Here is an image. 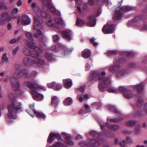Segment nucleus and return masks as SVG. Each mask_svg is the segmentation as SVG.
<instances>
[{
	"instance_id": "f257e3e1",
	"label": "nucleus",
	"mask_w": 147,
	"mask_h": 147,
	"mask_svg": "<svg viewBox=\"0 0 147 147\" xmlns=\"http://www.w3.org/2000/svg\"><path fill=\"white\" fill-rule=\"evenodd\" d=\"M32 7L34 13L33 14L34 21V29L37 30V34L35 33L34 34V37L35 38H38L40 42H45L46 38L42 33L41 30L39 29V28L42 27V24L43 23L42 19L39 16H40L43 18L48 19L50 18V16L45 11L44 8L43 10H42L39 7L36 6V5L35 3L32 4Z\"/></svg>"
},
{
	"instance_id": "f03ea898",
	"label": "nucleus",
	"mask_w": 147,
	"mask_h": 147,
	"mask_svg": "<svg viewBox=\"0 0 147 147\" xmlns=\"http://www.w3.org/2000/svg\"><path fill=\"white\" fill-rule=\"evenodd\" d=\"M10 103L8 106L9 112L5 115V119L8 123H11L12 119L17 118L16 113L21 112L23 109L21 102L13 98L9 97Z\"/></svg>"
},
{
	"instance_id": "7ed1b4c3",
	"label": "nucleus",
	"mask_w": 147,
	"mask_h": 147,
	"mask_svg": "<svg viewBox=\"0 0 147 147\" xmlns=\"http://www.w3.org/2000/svg\"><path fill=\"white\" fill-rule=\"evenodd\" d=\"M28 74V71L26 70L22 71L20 69H17L15 75L11 78L10 82L13 88L15 91L16 94L19 96L22 95L23 92L20 90V84L18 82V80L16 76H17L18 78H20L22 76L26 77V74Z\"/></svg>"
},
{
	"instance_id": "20e7f679",
	"label": "nucleus",
	"mask_w": 147,
	"mask_h": 147,
	"mask_svg": "<svg viewBox=\"0 0 147 147\" xmlns=\"http://www.w3.org/2000/svg\"><path fill=\"white\" fill-rule=\"evenodd\" d=\"M24 42L30 49V50L26 48H24L23 52L26 55H30L35 58L39 57V54L41 53L42 51L38 47L36 46L35 43L29 41L27 40H24Z\"/></svg>"
},
{
	"instance_id": "39448f33",
	"label": "nucleus",
	"mask_w": 147,
	"mask_h": 147,
	"mask_svg": "<svg viewBox=\"0 0 147 147\" xmlns=\"http://www.w3.org/2000/svg\"><path fill=\"white\" fill-rule=\"evenodd\" d=\"M106 74L105 71H102L100 73L98 71H93L91 73L93 78L96 77L98 78V80L100 81V83L98 84V88L101 92L104 91L105 88L108 87L110 85L111 80L109 78L102 77L101 76H104Z\"/></svg>"
},
{
	"instance_id": "423d86ee",
	"label": "nucleus",
	"mask_w": 147,
	"mask_h": 147,
	"mask_svg": "<svg viewBox=\"0 0 147 147\" xmlns=\"http://www.w3.org/2000/svg\"><path fill=\"white\" fill-rule=\"evenodd\" d=\"M25 85L32 90L30 92L35 100H42L43 99V95L41 94L38 93L36 91L38 90L39 89L45 91L46 90V87L42 86L39 85L36 83H33L30 82H26Z\"/></svg>"
},
{
	"instance_id": "0eeeda50",
	"label": "nucleus",
	"mask_w": 147,
	"mask_h": 147,
	"mask_svg": "<svg viewBox=\"0 0 147 147\" xmlns=\"http://www.w3.org/2000/svg\"><path fill=\"white\" fill-rule=\"evenodd\" d=\"M24 64L27 66L31 65L36 68L42 67L45 64L44 60L41 59L32 60L29 57H25L23 59Z\"/></svg>"
},
{
	"instance_id": "6e6552de",
	"label": "nucleus",
	"mask_w": 147,
	"mask_h": 147,
	"mask_svg": "<svg viewBox=\"0 0 147 147\" xmlns=\"http://www.w3.org/2000/svg\"><path fill=\"white\" fill-rule=\"evenodd\" d=\"M132 9L131 7L127 6L123 7L121 8L120 6H118L116 9L115 13L114 15V17L115 20L119 19L122 16L121 13L123 11H126L127 10H131Z\"/></svg>"
},
{
	"instance_id": "1a4fd4ad",
	"label": "nucleus",
	"mask_w": 147,
	"mask_h": 147,
	"mask_svg": "<svg viewBox=\"0 0 147 147\" xmlns=\"http://www.w3.org/2000/svg\"><path fill=\"white\" fill-rule=\"evenodd\" d=\"M110 69L112 72L114 71L118 72L117 75L119 77L123 76L125 75L126 71L124 70H121V67L119 65L115 66H112L110 67Z\"/></svg>"
},
{
	"instance_id": "9d476101",
	"label": "nucleus",
	"mask_w": 147,
	"mask_h": 147,
	"mask_svg": "<svg viewBox=\"0 0 147 147\" xmlns=\"http://www.w3.org/2000/svg\"><path fill=\"white\" fill-rule=\"evenodd\" d=\"M56 138H57L59 141H60L61 140L60 134L57 133L51 132L50 134L47 139V141L50 143H51Z\"/></svg>"
},
{
	"instance_id": "9b49d317",
	"label": "nucleus",
	"mask_w": 147,
	"mask_h": 147,
	"mask_svg": "<svg viewBox=\"0 0 147 147\" xmlns=\"http://www.w3.org/2000/svg\"><path fill=\"white\" fill-rule=\"evenodd\" d=\"M114 29V25L113 24L105 25L103 28V32L105 34L112 33Z\"/></svg>"
},
{
	"instance_id": "f8f14e48",
	"label": "nucleus",
	"mask_w": 147,
	"mask_h": 147,
	"mask_svg": "<svg viewBox=\"0 0 147 147\" xmlns=\"http://www.w3.org/2000/svg\"><path fill=\"white\" fill-rule=\"evenodd\" d=\"M9 14L7 13H4L0 15V25L5 23L6 21L9 22Z\"/></svg>"
},
{
	"instance_id": "ddd939ff",
	"label": "nucleus",
	"mask_w": 147,
	"mask_h": 147,
	"mask_svg": "<svg viewBox=\"0 0 147 147\" xmlns=\"http://www.w3.org/2000/svg\"><path fill=\"white\" fill-rule=\"evenodd\" d=\"M109 124L108 122H106L105 125H103L100 123L101 128L102 130H103L105 127H108L110 130L113 131H115L119 128V126L118 125H109Z\"/></svg>"
},
{
	"instance_id": "4468645a",
	"label": "nucleus",
	"mask_w": 147,
	"mask_h": 147,
	"mask_svg": "<svg viewBox=\"0 0 147 147\" xmlns=\"http://www.w3.org/2000/svg\"><path fill=\"white\" fill-rule=\"evenodd\" d=\"M41 1L51 10L53 13L56 12V10L53 5L51 4L48 0H41Z\"/></svg>"
},
{
	"instance_id": "2eb2a0df",
	"label": "nucleus",
	"mask_w": 147,
	"mask_h": 147,
	"mask_svg": "<svg viewBox=\"0 0 147 147\" xmlns=\"http://www.w3.org/2000/svg\"><path fill=\"white\" fill-rule=\"evenodd\" d=\"M88 22L87 24L89 26L93 27L96 24V20L94 16H90L89 18Z\"/></svg>"
},
{
	"instance_id": "dca6fc26",
	"label": "nucleus",
	"mask_w": 147,
	"mask_h": 147,
	"mask_svg": "<svg viewBox=\"0 0 147 147\" xmlns=\"http://www.w3.org/2000/svg\"><path fill=\"white\" fill-rule=\"evenodd\" d=\"M22 18V20L21 23L22 24L24 25H27L30 23V19L27 15H24Z\"/></svg>"
},
{
	"instance_id": "f3484780",
	"label": "nucleus",
	"mask_w": 147,
	"mask_h": 147,
	"mask_svg": "<svg viewBox=\"0 0 147 147\" xmlns=\"http://www.w3.org/2000/svg\"><path fill=\"white\" fill-rule=\"evenodd\" d=\"M147 113V103L144 106L143 109L141 112H138L134 114L135 117H138L142 115H145Z\"/></svg>"
},
{
	"instance_id": "a211bd4d",
	"label": "nucleus",
	"mask_w": 147,
	"mask_h": 147,
	"mask_svg": "<svg viewBox=\"0 0 147 147\" xmlns=\"http://www.w3.org/2000/svg\"><path fill=\"white\" fill-rule=\"evenodd\" d=\"M63 82L65 88L67 89H69L72 85V81L70 79H64Z\"/></svg>"
},
{
	"instance_id": "6ab92c4d",
	"label": "nucleus",
	"mask_w": 147,
	"mask_h": 147,
	"mask_svg": "<svg viewBox=\"0 0 147 147\" xmlns=\"http://www.w3.org/2000/svg\"><path fill=\"white\" fill-rule=\"evenodd\" d=\"M62 34L63 35L64 37L67 40H69L72 39L71 38V32L70 30H67L63 31Z\"/></svg>"
},
{
	"instance_id": "aec40b11",
	"label": "nucleus",
	"mask_w": 147,
	"mask_h": 147,
	"mask_svg": "<svg viewBox=\"0 0 147 147\" xmlns=\"http://www.w3.org/2000/svg\"><path fill=\"white\" fill-rule=\"evenodd\" d=\"M76 2V7H77V11L79 13L83 14L84 13L82 11L81 7H82V0H75Z\"/></svg>"
},
{
	"instance_id": "412c9836",
	"label": "nucleus",
	"mask_w": 147,
	"mask_h": 147,
	"mask_svg": "<svg viewBox=\"0 0 147 147\" xmlns=\"http://www.w3.org/2000/svg\"><path fill=\"white\" fill-rule=\"evenodd\" d=\"M34 110H36L34 108V103H33L32 104H30L29 105V109H27L26 111L33 118L34 117V115H31V112H33L34 113Z\"/></svg>"
},
{
	"instance_id": "4be33fe9",
	"label": "nucleus",
	"mask_w": 147,
	"mask_h": 147,
	"mask_svg": "<svg viewBox=\"0 0 147 147\" xmlns=\"http://www.w3.org/2000/svg\"><path fill=\"white\" fill-rule=\"evenodd\" d=\"M34 113L36 115L37 118L43 119L46 118V115L42 112L36 111V110H34Z\"/></svg>"
},
{
	"instance_id": "5701e85b",
	"label": "nucleus",
	"mask_w": 147,
	"mask_h": 147,
	"mask_svg": "<svg viewBox=\"0 0 147 147\" xmlns=\"http://www.w3.org/2000/svg\"><path fill=\"white\" fill-rule=\"evenodd\" d=\"M59 103V100L58 97L55 96H53L51 97V104L53 106L57 107Z\"/></svg>"
},
{
	"instance_id": "b1692460",
	"label": "nucleus",
	"mask_w": 147,
	"mask_h": 147,
	"mask_svg": "<svg viewBox=\"0 0 147 147\" xmlns=\"http://www.w3.org/2000/svg\"><path fill=\"white\" fill-rule=\"evenodd\" d=\"M65 142L66 144L69 145H72L73 144V142L72 141V138L69 135H66V134H65Z\"/></svg>"
},
{
	"instance_id": "393cba45",
	"label": "nucleus",
	"mask_w": 147,
	"mask_h": 147,
	"mask_svg": "<svg viewBox=\"0 0 147 147\" xmlns=\"http://www.w3.org/2000/svg\"><path fill=\"white\" fill-rule=\"evenodd\" d=\"M82 56L84 58H88L90 55V52L88 49L84 50L82 52Z\"/></svg>"
},
{
	"instance_id": "a878e982",
	"label": "nucleus",
	"mask_w": 147,
	"mask_h": 147,
	"mask_svg": "<svg viewBox=\"0 0 147 147\" xmlns=\"http://www.w3.org/2000/svg\"><path fill=\"white\" fill-rule=\"evenodd\" d=\"M73 99L71 97L66 98L63 101L64 105L65 106H69L73 103Z\"/></svg>"
},
{
	"instance_id": "bb28decb",
	"label": "nucleus",
	"mask_w": 147,
	"mask_h": 147,
	"mask_svg": "<svg viewBox=\"0 0 147 147\" xmlns=\"http://www.w3.org/2000/svg\"><path fill=\"white\" fill-rule=\"evenodd\" d=\"M9 61L8 58L7 57L6 53H4L3 54L2 57V61L1 62L2 65H4L5 64H7Z\"/></svg>"
},
{
	"instance_id": "cd10ccee",
	"label": "nucleus",
	"mask_w": 147,
	"mask_h": 147,
	"mask_svg": "<svg viewBox=\"0 0 147 147\" xmlns=\"http://www.w3.org/2000/svg\"><path fill=\"white\" fill-rule=\"evenodd\" d=\"M45 57L46 59L48 61H52L54 59V55L51 54L47 52L45 54Z\"/></svg>"
},
{
	"instance_id": "c85d7f7f",
	"label": "nucleus",
	"mask_w": 147,
	"mask_h": 147,
	"mask_svg": "<svg viewBox=\"0 0 147 147\" xmlns=\"http://www.w3.org/2000/svg\"><path fill=\"white\" fill-rule=\"evenodd\" d=\"M131 90H130V91L128 92H125L123 93V96L126 98L130 99L132 98L133 96L131 92Z\"/></svg>"
},
{
	"instance_id": "c756f323",
	"label": "nucleus",
	"mask_w": 147,
	"mask_h": 147,
	"mask_svg": "<svg viewBox=\"0 0 147 147\" xmlns=\"http://www.w3.org/2000/svg\"><path fill=\"white\" fill-rule=\"evenodd\" d=\"M107 91L108 92L111 93H115L119 92L118 89L113 86L111 87L108 88Z\"/></svg>"
},
{
	"instance_id": "7c9ffc66",
	"label": "nucleus",
	"mask_w": 147,
	"mask_h": 147,
	"mask_svg": "<svg viewBox=\"0 0 147 147\" xmlns=\"http://www.w3.org/2000/svg\"><path fill=\"white\" fill-rule=\"evenodd\" d=\"M134 88L137 90L138 92H140L143 89L144 87L143 83H141L138 85H136L134 86Z\"/></svg>"
},
{
	"instance_id": "2f4dec72",
	"label": "nucleus",
	"mask_w": 147,
	"mask_h": 147,
	"mask_svg": "<svg viewBox=\"0 0 147 147\" xmlns=\"http://www.w3.org/2000/svg\"><path fill=\"white\" fill-rule=\"evenodd\" d=\"M62 85L61 84L55 82V86L53 88V90L56 91H59L61 89Z\"/></svg>"
},
{
	"instance_id": "473e14b6",
	"label": "nucleus",
	"mask_w": 147,
	"mask_h": 147,
	"mask_svg": "<svg viewBox=\"0 0 147 147\" xmlns=\"http://www.w3.org/2000/svg\"><path fill=\"white\" fill-rule=\"evenodd\" d=\"M90 135L92 137L97 138L98 140L100 141L99 138L98 136L99 135V134L96 133L94 131H92L89 132Z\"/></svg>"
},
{
	"instance_id": "72a5a7b5",
	"label": "nucleus",
	"mask_w": 147,
	"mask_h": 147,
	"mask_svg": "<svg viewBox=\"0 0 147 147\" xmlns=\"http://www.w3.org/2000/svg\"><path fill=\"white\" fill-rule=\"evenodd\" d=\"M54 20L57 24L62 25L63 24V21L60 17L55 18Z\"/></svg>"
},
{
	"instance_id": "f704fd0d",
	"label": "nucleus",
	"mask_w": 147,
	"mask_h": 147,
	"mask_svg": "<svg viewBox=\"0 0 147 147\" xmlns=\"http://www.w3.org/2000/svg\"><path fill=\"white\" fill-rule=\"evenodd\" d=\"M90 143L94 147H97L100 144L98 142L95 140H91L90 142Z\"/></svg>"
},
{
	"instance_id": "c9c22d12",
	"label": "nucleus",
	"mask_w": 147,
	"mask_h": 147,
	"mask_svg": "<svg viewBox=\"0 0 147 147\" xmlns=\"http://www.w3.org/2000/svg\"><path fill=\"white\" fill-rule=\"evenodd\" d=\"M26 35L29 40H33V34L31 32H27L26 33Z\"/></svg>"
},
{
	"instance_id": "e433bc0d",
	"label": "nucleus",
	"mask_w": 147,
	"mask_h": 147,
	"mask_svg": "<svg viewBox=\"0 0 147 147\" xmlns=\"http://www.w3.org/2000/svg\"><path fill=\"white\" fill-rule=\"evenodd\" d=\"M118 90L119 92H123L124 93L127 92H128L130 91L129 89H128L123 86H121L119 87Z\"/></svg>"
},
{
	"instance_id": "4c0bfd02",
	"label": "nucleus",
	"mask_w": 147,
	"mask_h": 147,
	"mask_svg": "<svg viewBox=\"0 0 147 147\" xmlns=\"http://www.w3.org/2000/svg\"><path fill=\"white\" fill-rule=\"evenodd\" d=\"M84 22L80 18H77L76 20V24L78 26H80L84 24Z\"/></svg>"
},
{
	"instance_id": "58836bf2",
	"label": "nucleus",
	"mask_w": 147,
	"mask_h": 147,
	"mask_svg": "<svg viewBox=\"0 0 147 147\" xmlns=\"http://www.w3.org/2000/svg\"><path fill=\"white\" fill-rule=\"evenodd\" d=\"M49 14L50 15L49 13ZM51 18V16H50V18L48 19H47L45 18V19L47 20H49L47 23V25L49 26V27H53L55 25L53 23L52 20L51 19H50Z\"/></svg>"
},
{
	"instance_id": "ea45409f",
	"label": "nucleus",
	"mask_w": 147,
	"mask_h": 147,
	"mask_svg": "<svg viewBox=\"0 0 147 147\" xmlns=\"http://www.w3.org/2000/svg\"><path fill=\"white\" fill-rule=\"evenodd\" d=\"M122 118H120L119 119H112L110 117H108L107 118L108 120L111 122H119L121 120L123 119Z\"/></svg>"
},
{
	"instance_id": "a19ab883",
	"label": "nucleus",
	"mask_w": 147,
	"mask_h": 147,
	"mask_svg": "<svg viewBox=\"0 0 147 147\" xmlns=\"http://www.w3.org/2000/svg\"><path fill=\"white\" fill-rule=\"evenodd\" d=\"M136 123V121L133 120H130L127 121L126 125L127 126H132L135 125Z\"/></svg>"
},
{
	"instance_id": "79ce46f5",
	"label": "nucleus",
	"mask_w": 147,
	"mask_h": 147,
	"mask_svg": "<svg viewBox=\"0 0 147 147\" xmlns=\"http://www.w3.org/2000/svg\"><path fill=\"white\" fill-rule=\"evenodd\" d=\"M17 16V14L16 13H12L11 14H9V19L10 21L12 20H13L16 18Z\"/></svg>"
},
{
	"instance_id": "37998d69",
	"label": "nucleus",
	"mask_w": 147,
	"mask_h": 147,
	"mask_svg": "<svg viewBox=\"0 0 147 147\" xmlns=\"http://www.w3.org/2000/svg\"><path fill=\"white\" fill-rule=\"evenodd\" d=\"M109 109L110 110L112 111L113 112H117V110L115 108V107L111 105H108Z\"/></svg>"
},
{
	"instance_id": "c03bdc74",
	"label": "nucleus",
	"mask_w": 147,
	"mask_h": 147,
	"mask_svg": "<svg viewBox=\"0 0 147 147\" xmlns=\"http://www.w3.org/2000/svg\"><path fill=\"white\" fill-rule=\"evenodd\" d=\"M143 100L142 98H140L138 100L137 103V106L138 107H141L143 105Z\"/></svg>"
},
{
	"instance_id": "a18cd8bd",
	"label": "nucleus",
	"mask_w": 147,
	"mask_h": 147,
	"mask_svg": "<svg viewBox=\"0 0 147 147\" xmlns=\"http://www.w3.org/2000/svg\"><path fill=\"white\" fill-rule=\"evenodd\" d=\"M140 127L139 126L136 127L134 130L135 134H138L139 133L140 131Z\"/></svg>"
},
{
	"instance_id": "49530a36",
	"label": "nucleus",
	"mask_w": 147,
	"mask_h": 147,
	"mask_svg": "<svg viewBox=\"0 0 147 147\" xmlns=\"http://www.w3.org/2000/svg\"><path fill=\"white\" fill-rule=\"evenodd\" d=\"M55 82H53L51 83H48L47 84V86L49 88H53H53L55 86Z\"/></svg>"
},
{
	"instance_id": "de8ad7c7",
	"label": "nucleus",
	"mask_w": 147,
	"mask_h": 147,
	"mask_svg": "<svg viewBox=\"0 0 147 147\" xmlns=\"http://www.w3.org/2000/svg\"><path fill=\"white\" fill-rule=\"evenodd\" d=\"M124 59L123 58L119 57H117L115 59L116 61L118 63H123L124 62Z\"/></svg>"
},
{
	"instance_id": "09e8293b",
	"label": "nucleus",
	"mask_w": 147,
	"mask_h": 147,
	"mask_svg": "<svg viewBox=\"0 0 147 147\" xmlns=\"http://www.w3.org/2000/svg\"><path fill=\"white\" fill-rule=\"evenodd\" d=\"M90 64L87 63L85 65V70L88 71L90 69Z\"/></svg>"
},
{
	"instance_id": "8fccbe9b",
	"label": "nucleus",
	"mask_w": 147,
	"mask_h": 147,
	"mask_svg": "<svg viewBox=\"0 0 147 147\" xmlns=\"http://www.w3.org/2000/svg\"><path fill=\"white\" fill-rule=\"evenodd\" d=\"M19 49V47H17L13 51L12 53L13 55H14L16 54L18 50Z\"/></svg>"
},
{
	"instance_id": "3c124183",
	"label": "nucleus",
	"mask_w": 147,
	"mask_h": 147,
	"mask_svg": "<svg viewBox=\"0 0 147 147\" xmlns=\"http://www.w3.org/2000/svg\"><path fill=\"white\" fill-rule=\"evenodd\" d=\"M95 39L92 38L90 39V41L91 43H92L94 46H96L97 45L98 43L95 42Z\"/></svg>"
},
{
	"instance_id": "603ef678",
	"label": "nucleus",
	"mask_w": 147,
	"mask_h": 147,
	"mask_svg": "<svg viewBox=\"0 0 147 147\" xmlns=\"http://www.w3.org/2000/svg\"><path fill=\"white\" fill-rule=\"evenodd\" d=\"M59 39L58 36L57 35H55L53 36V40L54 42H56Z\"/></svg>"
},
{
	"instance_id": "864d4df0",
	"label": "nucleus",
	"mask_w": 147,
	"mask_h": 147,
	"mask_svg": "<svg viewBox=\"0 0 147 147\" xmlns=\"http://www.w3.org/2000/svg\"><path fill=\"white\" fill-rule=\"evenodd\" d=\"M124 53H125V54L127 55H128L129 56H131L133 55V53L131 52H125Z\"/></svg>"
},
{
	"instance_id": "5fc2aeb1",
	"label": "nucleus",
	"mask_w": 147,
	"mask_h": 147,
	"mask_svg": "<svg viewBox=\"0 0 147 147\" xmlns=\"http://www.w3.org/2000/svg\"><path fill=\"white\" fill-rule=\"evenodd\" d=\"M87 143L86 142H83L80 145L83 147H88Z\"/></svg>"
},
{
	"instance_id": "6e6d98bb",
	"label": "nucleus",
	"mask_w": 147,
	"mask_h": 147,
	"mask_svg": "<svg viewBox=\"0 0 147 147\" xmlns=\"http://www.w3.org/2000/svg\"><path fill=\"white\" fill-rule=\"evenodd\" d=\"M16 42H17V39L16 38L13 39L10 41V43L11 44H13Z\"/></svg>"
},
{
	"instance_id": "4d7b16f0",
	"label": "nucleus",
	"mask_w": 147,
	"mask_h": 147,
	"mask_svg": "<svg viewBox=\"0 0 147 147\" xmlns=\"http://www.w3.org/2000/svg\"><path fill=\"white\" fill-rule=\"evenodd\" d=\"M129 66L133 67H136V64L135 63H132L130 64Z\"/></svg>"
},
{
	"instance_id": "13d9d810",
	"label": "nucleus",
	"mask_w": 147,
	"mask_h": 147,
	"mask_svg": "<svg viewBox=\"0 0 147 147\" xmlns=\"http://www.w3.org/2000/svg\"><path fill=\"white\" fill-rule=\"evenodd\" d=\"M77 99L81 102H83L84 101V98L82 97L78 96Z\"/></svg>"
},
{
	"instance_id": "bf43d9fd",
	"label": "nucleus",
	"mask_w": 147,
	"mask_h": 147,
	"mask_svg": "<svg viewBox=\"0 0 147 147\" xmlns=\"http://www.w3.org/2000/svg\"><path fill=\"white\" fill-rule=\"evenodd\" d=\"M18 11V8H15L13 9V11L12 13H16L17 14Z\"/></svg>"
},
{
	"instance_id": "052dcab7",
	"label": "nucleus",
	"mask_w": 147,
	"mask_h": 147,
	"mask_svg": "<svg viewBox=\"0 0 147 147\" xmlns=\"http://www.w3.org/2000/svg\"><path fill=\"white\" fill-rule=\"evenodd\" d=\"M126 140L128 143H130L131 142V139L129 137H127L126 138Z\"/></svg>"
},
{
	"instance_id": "680f3d73",
	"label": "nucleus",
	"mask_w": 147,
	"mask_h": 147,
	"mask_svg": "<svg viewBox=\"0 0 147 147\" xmlns=\"http://www.w3.org/2000/svg\"><path fill=\"white\" fill-rule=\"evenodd\" d=\"M9 78L8 76H7L6 78L3 80V81L5 83H7L8 82V78Z\"/></svg>"
},
{
	"instance_id": "e2e57ef3",
	"label": "nucleus",
	"mask_w": 147,
	"mask_h": 147,
	"mask_svg": "<svg viewBox=\"0 0 147 147\" xmlns=\"http://www.w3.org/2000/svg\"><path fill=\"white\" fill-rule=\"evenodd\" d=\"M85 86H82L80 88V90L82 92H83L85 90Z\"/></svg>"
},
{
	"instance_id": "0e129e2a",
	"label": "nucleus",
	"mask_w": 147,
	"mask_h": 147,
	"mask_svg": "<svg viewBox=\"0 0 147 147\" xmlns=\"http://www.w3.org/2000/svg\"><path fill=\"white\" fill-rule=\"evenodd\" d=\"M102 12V11L101 9H99L97 13L96 14V16H98L100 15Z\"/></svg>"
},
{
	"instance_id": "69168bd1",
	"label": "nucleus",
	"mask_w": 147,
	"mask_h": 147,
	"mask_svg": "<svg viewBox=\"0 0 147 147\" xmlns=\"http://www.w3.org/2000/svg\"><path fill=\"white\" fill-rule=\"evenodd\" d=\"M89 3L91 5L94 4V0H88Z\"/></svg>"
},
{
	"instance_id": "338daca9",
	"label": "nucleus",
	"mask_w": 147,
	"mask_h": 147,
	"mask_svg": "<svg viewBox=\"0 0 147 147\" xmlns=\"http://www.w3.org/2000/svg\"><path fill=\"white\" fill-rule=\"evenodd\" d=\"M82 138V136L80 135H78L75 138V139L76 140H80Z\"/></svg>"
},
{
	"instance_id": "774afa93",
	"label": "nucleus",
	"mask_w": 147,
	"mask_h": 147,
	"mask_svg": "<svg viewBox=\"0 0 147 147\" xmlns=\"http://www.w3.org/2000/svg\"><path fill=\"white\" fill-rule=\"evenodd\" d=\"M22 4V1L21 0H20L18 2L17 4V5L18 6H20Z\"/></svg>"
}]
</instances>
